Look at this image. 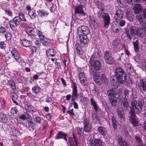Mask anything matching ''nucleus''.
<instances>
[{
  "mask_svg": "<svg viewBox=\"0 0 146 146\" xmlns=\"http://www.w3.org/2000/svg\"><path fill=\"white\" fill-rule=\"evenodd\" d=\"M130 91L127 89L124 90L123 95L124 97L119 99V95L115 91V89H111L107 91V95L111 105L113 106H118L120 101L123 100H127L129 98V95Z\"/></svg>",
  "mask_w": 146,
  "mask_h": 146,
  "instance_id": "1",
  "label": "nucleus"
},
{
  "mask_svg": "<svg viewBox=\"0 0 146 146\" xmlns=\"http://www.w3.org/2000/svg\"><path fill=\"white\" fill-rule=\"evenodd\" d=\"M131 104L132 109L131 108L129 112L130 115L129 117L131 123L135 126L137 125L138 124L135 119V113L139 114L141 112L142 110L143 103L142 100L137 101L135 100H133L131 101Z\"/></svg>",
  "mask_w": 146,
  "mask_h": 146,
  "instance_id": "2",
  "label": "nucleus"
},
{
  "mask_svg": "<svg viewBox=\"0 0 146 146\" xmlns=\"http://www.w3.org/2000/svg\"><path fill=\"white\" fill-rule=\"evenodd\" d=\"M90 33L88 27L85 26H82L78 29V34L79 36L80 45L83 47L86 46L88 41L87 35Z\"/></svg>",
  "mask_w": 146,
  "mask_h": 146,
  "instance_id": "3",
  "label": "nucleus"
},
{
  "mask_svg": "<svg viewBox=\"0 0 146 146\" xmlns=\"http://www.w3.org/2000/svg\"><path fill=\"white\" fill-rule=\"evenodd\" d=\"M90 72L93 74L99 71L101 68L100 62L96 58V54H92L89 60Z\"/></svg>",
  "mask_w": 146,
  "mask_h": 146,
  "instance_id": "4",
  "label": "nucleus"
},
{
  "mask_svg": "<svg viewBox=\"0 0 146 146\" xmlns=\"http://www.w3.org/2000/svg\"><path fill=\"white\" fill-rule=\"evenodd\" d=\"M115 74L118 82L122 84L125 83L127 80V75L123 69L119 67H116Z\"/></svg>",
  "mask_w": 146,
  "mask_h": 146,
  "instance_id": "5",
  "label": "nucleus"
},
{
  "mask_svg": "<svg viewBox=\"0 0 146 146\" xmlns=\"http://www.w3.org/2000/svg\"><path fill=\"white\" fill-rule=\"evenodd\" d=\"M93 78L95 82L98 85H100L101 82L106 83L107 81L105 74L103 73H96L94 74Z\"/></svg>",
  "mask_w": 146,
  "mask_h": 146,
  "instance_id": "6",
  "label": "nucleus"
},
{
  "mask_svg": "<svg viewBox=\"0 0 146 146\" xmlns=\"http://www.w3.org/2000/svg\"><path fill=\"white\" fill-rule=\"evenodd\" d=\"M104 56L106 62L109 64H113L114 63L115 60L112 56L111 52L106 51L104 52Z\"/></svg>",
  "mask_w": 146,
  "mask_h": 146,
  "instance_id": "7",
  "label": "nucleus"
},
{
  "mask_svg": "<svg viewBox=\"0 0 146 146\" xmlns=\"http://www.w3.org/2000/svg\"><path fill=\"white\" fill-rule=\"evenodd\" d=\"M115 9L116 13L114 17L116 22H118V21H119L122 18L123 12L121 9L118 8L117 7H116Z\"/></svg>",
  "mask_w": 146,
  "mask_h": 146,
  "instance_id": "8",
  "label": "nucleus"
},
{
  "mask_svg": "<svg viewBox=\"0 0 146 146\" xmlns=\"http://www.w3.org/2000/svg\"><path fill=\"white\" fill-rule=\"evenodd\" d=\"M89 144L90 146H102V143L100 139H96L94 140H90Z\"/></svg>",
  "mask_w": 146,
  "mask_h": 146,
  "instance_id": "9",
  "label": "nucleus"
},
{
  "mask_svg": "<svg viewBox=\"0 0 146 146\" xmlns=\"http://www.w3.org/2000/svg\"><path fill=\"white\" fill-rule=\"evenodd\" d=\"M26 9L29 11L28 14L30 17L33 19H35L36 16L35 10L33 9H31V7L29 6L26 7Z\"/></svg>",
  "mask_w": 146,
  "mask_h": 146,
  "instance_id": "10",
  "label": "nucleus"
},
{
  "mask_svg": "<svg viewBox=\"0 0 146 146\" xmlns=\"http://www.w3.org/2000/svg\"><path fill=\"white\" fill-rule=\"evenodd\" d=\"M83 6L82 5L77 6L75 8V13L80 16L85 15L86 13L84 12L82 9Z\"/></svg>",
  "mask_w": 146,
  "mask_h": 146,
  "instance_id": "11",
  "label": "nucleus"
},
{
  "mask_svg": "<svg viewBox=\"0 0 146 146\" xmlns=\"http://www.w3.org/2000/svg\"><path fill=\"white\" fill-rule=\"evenodd\" d=\"M104 20V26H106L109 25L110 23V17L108 13H105L102 15Z\"/></svg>",
  "mask_w": 146,
  "mask_h": 146,
  "instance_id": "12",
  "label": "nucleus"
},
{
  "mask_svg": "<svg viewBox=\"0 0 146 146\" xmlns=\"http://www.w3.org/2000/svg\"><path fill=\"white\" fill-rule=\"evenodd\" d=\"M138 88L141 90L145 91L146 90V82L142 80H140L137 84Z\"/></svg>",
  "mask_w": 146,
  "mask_h": 146,
  "instance_id": "13",
  "label": "nucleus"
},
{
  "mask_svg": "<svg viewBox=\"0 0 146 146\" xmlns=\"http://www.w3.org/2000/svg\"><path fill=\"white\" fill-rule=\"evenodd\" d=\"M122 100V101L121 103V108H120L121 111L125 112L129 108L128 103L127 100Z\"/></svg>",
  "mask_w": 146,
  "mask_h": 146,
  "instance_id": "14",
  "label": "nucleus"
},
{
  "mask_svg": "<svg viewBox=\"0 0 146 146\" xmlns=\"http://www.w3.org/2000/svg\"><path fill=\"white\" fill-rule=\"evenodd\" d=\"M37 34L40 39V42L43 45H45L44 43L47 42V38L40 31H38Z\"/></svg>",
  "mask_w": 146,
  "mask_h": 146,
  "instance_id": "15",
  "label": "nucleus"
},
{
  "mask_svg": "<svg viewBox=\"0 0 146 146\" xmlns=\"http://www.w3.org/2000/svg\"><path fill=\"white\" fill-rule=\"evenodd\" d=\"M129 31L128 30L126 29L125 32L122 34L121 38L123 40L125 41L126 40H128L129 39L130 40L131 39L132 37L130 35Z\"/></svg>",
  "mask_w": 146,
  "mask_h": 146,
  "instance_id": "16",
  "label": "nucleus"
},
{
  "mask_svg": "<svg viewBox=\"0 0 146 146\" xmlns=\"http://www.w3.org/2000/svg\"><path fill=\"white\" fill-rule=\"evenodd\" d=\"M8 129H6L5 130L6 131V133H10V134H12L13 135H15L18 132L17 130L15 127H10L9 126L7 127Z\"/></svg>",
  "mask_w": 146,
  "mask_h": 146,
  "instance_id": "17",
  "label": "nucleus"
},
{
  "mask_svg": "<svg viewBox=\"0 0 146 146\" xmlns=\"http://www.w3.org/2000/svg\"><path fill=\"white\" fill-rule=\"evenodd\" d=\"M134 51L136 52H138L139 51L140 46V43L138 39L133 41V42Z\"/></svg>",
  "mask_w": 146,
  "mask_h": 146,
  "instance_id": "18",
  "label": "nucleus"
},
{
  "mask_svg": "<svg viewBox=\"0 0 146 146\" xmlns=\"http://www.w3.org/2000/svg\"><path fill=\"white\" fill-rule=\"evenodd\" d=\"M124 112L121 111V110L120 108H119L117 111V116L121 122H123L125 120L124 115L123 114V112Z\"/></svg>",
  "mask_w": 146,
  "mask_h": 146,
  "instance_id": "19",
  "label": "nucleus"
},
{
  "mask_svg": "<svg viewBox=\"0 0 146 146\" xmlns=\"http://www.w3.org/2000/svg\"><path fill=\"white\" fill-rule=\"evenodd\" d=\"M144 30L142 28L140 27L137 29L135 35L140 38H142L144 35Z\"/></svg>",
  "mask_w": 146,
  "mask_h": 146,
  "instance_id": "20",
  "label": "nucleus"
},
{
  "mask_svg": "<svg viewBox=\"0 0 146 146\" xmlns=\"http://www.w3.org/2000/svg\"><path fill=\"white\" fill-rule=\"evenodd\" d=\"M89 23L92 28H96L97 27V23L96 22L95 19L92 16H89Z\"/></svg>",
  "mask_w": 146,
  "mask_h": 146,
  "instance_id": "21",
  "label": "nucleus"
},
{
  "mask_svg": "<svg viewBox=\"0 0 146 146\" xmlns=\"http://www.w3.org/2000/svg\"><path fill=\"white\" fill-rule=\"evenodd\" d=\"M73 137L74 139V141L73 143L71 142L72 139V137H69V143H70V146H78L77 143L78 139L75 136L74 133H73Z\"/></svg>",
  "mask_w": 146,
  "mask_h": 146,
  "instance_id": "22",
  "label": "nucleus"
},
{
  "mask_svg": "<svg viewBox=\"0 0 146 146\" xmlns=\"http://www.w3.org/2000/svg\"><path fill=\"white\" fill-rule=\"evenodd\" d=\"M26 32L31 36V37L32 39L35 38V36L34 34V31L33 28L29 27L26 30Z\"/></svg>",
  "mask_w": 146,
  "mask_h": 146,
  "instance_id": "23",
  "label": "nucleus"
},
{
  "mask_svg": "<svg viewBox=\"0 0 146 146\" xmlns=\"http://www.w3.org/2000/svg\"><path fill=\"white\" fill-rule=\"evenodd\" d=\"M11 53L15 59L18 60L19 57V55L17 50L15 48H12L10 49Z\"/></svg>",
  "mask_w": 146,
  "mask_h": 146,
  "instance_id": "24",
  "label": "nucleus"
},
{
  "mask_svg": "<svg viewBox=\"0 0 146 146\" xmlns=\"http://www.w3.org/2000/svg\"><path fill=\"white\" fill-rule=\"evenodd\" d=\"M97 130L100 134L102 135H106L107 133L106 129L102 126H99L98 127Z\"/></svg>",
  "mask_w": 146,
  "mask_h": 146,
  "instance_id": "25",
  "label": "nucleus"
},
{
  "mask_svg": "<svg viewBox=\"0 0 146 146\" xmlns=\"http://www.w3.org/2000/svg\"><path fill=\"white\" fill-rule=\"evenodd\" d=\"M133 10L136 14L139 13L142 10V7L141 5L138 4H135L134 5Z\"/></svg>",
  "mask_w": 146,
  "mask_h": 146,
  "instance_id": "26",
  "label": "nucleus"
},
{
  "mask_svg": "<svg viewBox=\"0 0 146 146\" xmlns=\"http://www.w3.org/2000/svg\"><path fill=\"white\" fill-rule=\"evenodd\" d=\"M110 117L113 128L114 129H115L117 128V124L116 117L113 115H111Z\"/></svg>",
  "mask_w": 146,
  "mask_h": 146,
  "instance_id": "27",
  "label": "nucleus"
},
{
  "mask_svg": "<svg viewBox=\"0 0 146 146\" xmlns=\"http://www.w3.org/2000/svg\"><path fill=\"white\" fill-rule=\"evenodd\" d=\"M125 66L126 68V70L128 73L130 74L133 73L134 70L131 64L126 63L125 64Z\"/></svg>",
  "mask_w": 146,
  "mask_h": 146,
  "instance_id": "28",
  "label": "nucleus"
},
{
  "mask_svg": "<svg viewBox=\"0 0 146 146\" xmlns=\"http://www.w3.org/2000/svg\"><path fill=\"white\" fill-rule=\"evenodd\" d=\"M78 94L77 87L75 82L73 83V87L72 90V97L78 98Z\"/></svg>",
  "mask_w": 146,
  "mask_h": 146,
  "instance_id": "29",
  "label": "nucleus"
},
{
  "mask_svg": "<svg viewBox=\"0 0 146 146\" xmlns=\"http://www.w3.org/2000/svg\"><path fill=\"white\" fill-rule=\"evenodd\" d=\"M20 42L24 46L26 47L30 46L31 44V41L24 39L21 40Z\"/></svg>",
  "mask_w": 146,
  "mask_h": 146,
  "instance_id": "30",
  "label": "nucleus"
},
{
  "mask_svg": "<svg viewBox=\"0 0 146 146\" xmlns=\"http://www.w3.org/2000/svg\"><path fill=\"white\" fill-rule=\"evenodd\" d=\"M7 117L5 114L3 113H0V121L1 123H6L7 121Z\"/></svg>",
  "mask_w": 146,
  "mask_h": 146,
  "instance_id": "31",
  "label": "nucleus"
},
{
  "mask_svg": "<svg viewBox=\"0 0 146 146\" xmlns=\"http://www.w3.org/2000/svg\"><path fill=\"white\" fill-rule=\"evenodd\" d=\"M46 52L47 55L49 56H50L52 57L55 56L56 53L55 50L53 49H49L46 51Z\"/></svg>",
  "mask_w": 146,
  "mask_h": 146,
  "instance_id": "32",
  "label": "nucleus"
},
{
  "mask_svg": "<svg viewBox=\"0 0 146 146\" xmlns=\"http://www.w3.org/2000/svg\"><path fill=\"white\" fill-rule=\"evenodd\" d=\"M9 24L11 30L13 31H15L17 29V24L12 20H11L9 22Z\"/></svg>",
  "mask_w": 146,
  "mask_h": 146,
  "instance_id": "33",
  "label": "nucleus"
},
{
  "mask_svg": "<svg viewBox=\"0 0 146 146\" xmlns=\"http://www.w3.org/2000/svg\"><path fill=\"white\" fill-rule=\"evenodd\" d=\"M136 18L140 24L141 25L144 21L145 17L142 14L137 15L136 16Z\"/></svg>",
  "mask_w": 146,
  "mask_h": 146,
  "instance_id": "34",
  "label": "nucleus"
},
{
  "mask_svg": "<svg viewBox=\"0 0 146 146\" xmlns=\"http://www.w3.org/2000/svg\"><path fill=\"white\" fill-rule=\"evenodd\" d=\"M75 48L76 50L77 53L80 55H82L83 54V52L79 44L77 43L75 45Z\"/></svg>",
  "mask_w": 146,
  "mask_h": 146,
  "instance_id": "35",
  "label": "nucleus"
},
{
  "mask_svg": "<svg viewBox=\"0 0 146 146\" xmlns=\"http://www.w3.org/2000/svg\"><path fill=\"white\" fill-rule=\"evenodd\" d=\"M66 133H63L62 131H59L57 134L56 139H63L65 136L66 135Z\"/></svg>",
  "mask_w": 146,
  "mask_h": 146,
  "instance_id": "36",
  "label": "nucleus"
},
{
  "mask_svg": "<svg viewBox=\"0 0 146 146\" xmlns=\"http://www.w3.org/2000/svg\"><path fill=\"white\" fill-rule=\"evenodd\" d=\"M38 15L41 17L46 16L48 13L43 10H39L37 11Z\"/></svg>",
  "mask_w": 146,
  "mask_h": 146,
  "instance_id": "37",
  "label": "nucleus"
},
{
  "mask_svg": "<svg viewBox=\"0 0 146 146\" xmlns=\"http://www.w3.org/2000/svg\"><path fill=\"white\" fill-rule=\"evenodd\" d=\"M24 108L27 111L29 112H31V111H33L34 110V107L31 105L29 106L28 105L25 104Z\"/></svg>",
  "mask_w": 146,
  "mask_h": 146,
  "instance_id": "38",
  "label": "nucleus"
},
{
  "mask_svg": "<svg viewBox=\"0 0 146 146\" xmlns=\"http://www.w3.org/2000/svg\"><path fill=\"white\" fill-rule=\"evenodd\" d=\"M32 91L34 93H38L40 91V88L38 86H34L32 88Z\"/></svg>",
  "mask_w": 146,
  "mask_h": 146,
  "instance_id": "39",
  "label": "nucleus"
},
{
  "mask_svg": "<svg viewBox=\"0 0 146 146\" xmlns=\"http://www.w3.org/2000/svg\"><path fill=\"white\" fill-rule=\"evenodd\" d=\"M19 16L18 17L20 19V21H21L24 22H26V20L25 15L22 13L19 12Z\"/></svg>",
  "mask_w": 146,
  "mask_h": 146,
  "instance_id": "40",
  "label": "nucleus"
},
{
  "mask_svg": "<svg viewBox=\"0 0 146 146\" xmlns=\"http://www.w3.org/2000/svg\"><path fill=\"white\" fill-rule=\"evenodd\" d=\"M90 101L91 102V105H92L94 107L95 110L97 111L98 109V107L97 105L96 102L92 98H91L90 99Z\"/></svg>",
  "mask_w": 146,
  "mask_h": 146,
  "instance_id": "41",
  "label": "nucleus"
},
{
  "mask_svg": "<svg viewBox=\"0 0 146 146\" xmlns=\"http://www.w3.org/2000/svg\"><path fill=\"white\" fill-rule=\"evenodd\" d=\"M81 84L84 86H86L88 84V82L86 77L79 79Z\"/></svg>",
  "mask_w": 146,
  "mask_h": 146,
  "instance_id": "42",
  "label": "nucleus"
},
{
  "mask_svg": "<svg viewBox=\"0 0 146 146\" xmlns=\"http://www.w3.org/2000/svg\"><path fill=\"white\" fill-rule=\"evenodd\" d=\"M126 17L127 19L130 21H133V19L134 18L133 15L130 13H127Z\"/></svg>",
  "mask_w": 146,
  "mask_h": 146,
  "instance_id": "43",
  "label": "nucleus"
},
{
  "mask_svg": "<svg viewBox=\"0 0 146 146\" xmlns=\"http://www.w3.org/2000/svg\"><path fill=\"white\" fill-rule=\"evenodd\" d=\"M35 124L32 121H29L28 122V128L29 129H34L35 128Z\"/></svg>",
  "mask_w": 146,
  "mask_h": 146,
  "instance_id": "44",
  "label": "nucleus"
},
{
  "mask_svg": "<svg viewBox=\"0 0 146 146\" xmlns=\"http://www.w3.org/2000/svg\"><path fill=\"white\" fill-rule=\"evenodd\" d=\"M112 44L113 46L114 47L117 46L119 44L121 46H122L120 43L119 40L118 39H116L114 40L112 42Z\"/></svg>",
  "mask_w": 146,
  "mask_h": 146,
  "instance_id": "45",
  "label": "nucleus"
},
{
  "mask_svg": "<svg viewBox=\"0 0 146 146\" xmlns=\"http://www.w3.org/2000/svg\"><path fill=\"white\" fill-rule=\"evenodd\" d=\"M8 84L11 87L13 91L15 90L16 89V87L15 86V83L12 80H9Z\"/></svg>",
  "mask_w": 146,
  "mask_h": 146,
  "instance_id": "46",
  "label": "nucleus"
},
{
  "mask_svg": "<svg viewBox=\"0 0 146 146\" xmlns=\"http://www.w3.org/2000/svg\"><path fill=\"white\" fill-rule=\"evenodd\" d=\"M136 29H136V27L133 26H131L130 29L131 34L132 35H135Z\"/></svg>",
  "mask_w": 146,
  "mask_h": 146,
  "instance_id": "47",
  "label": "nucleus"
},
{
  "mask_svg": "<svg viewBox=\"0 0 146 146\" xmlns=\"http://www.w3.org/2000/svg\"><path fill=\"white\" fill-rule=\"evenodd\" d=\"M92 117L93 118V121L95 123L99 122L100 118L95 114H92Z\"/></svg>",
  "mask_w": 146,
  "mask_h": 146,
  "instance_id": "48",
  "label": "nucleus"
},
{
  "mask_svg": "<svg viewBox=\"0 0 146 146\" xmlns=\"http://www.w3.org/2000/svg\"><path fill=\"white\" fill-rule=\"evenodd\" d=\"M33 120L35 123H38L40 124L41 122V119L40 117L38 116H36L33 118Z\"/></svg>",
  "mask_w": 146,
  "mask_h": 146,
  "instance_id": "49",
  "label": "nucleus"
},
{
  "mask_svg": "<svg viewBox=\"0 0 146 146\" xmlns=\"http://www.w3.org/2000/svg\"><path fill=\"white\" fill-rule=\"evenodd\" d=\"M135 137L136 140V141L137 143H138L139 144L143 143V142L141 140V138L139 135H136L135 136Z\"/></svg>",
  "mask_w": 146,
  "mask_h": 146,
  "instance_id": "50",
  "label": "nucleus"
},
{
  "mask_svg": "<svg viewBox=\"0 0 146 146\" xmlns=\"http://www.w3.org/2000/svg\"><path fill=\"white\" fill-rule=\"evenodd\" d=\"M91 128V125H84V130L86 132H89Z\"/></svg>",
  "mask_w": 146,
  "mask_h": 146,
  "instance_id": "51",
  "label": "nucleus"
},
{
  "mask_svg": "<svg viewBox=\"0 0 146 146\" xmlns=\"http://www.w3.org/2000/svg\"><path fill=\"white\" fill-rule=\"evenodd\" d=\"M12 20L15 22L18 25L20 24L21 21L18 16L15 17Z\"/></svg>",
  "mask_w": 146,
  "mask_h": 146,
  "instance_id": "52",
  "label": "nucleus"
},
{
  "mask_svg": "<svg viewBox=\"0 0 146 146\" xmlns=\"http://www.w3.org/2000/svg\"><path fill=\"white\" fill-rule=\"evenodd\" d=\"M5 36L6 40H10L12 37L11 34L9 32H6Z\"/></svg>",
  "mask_w": 146,
  "mask_h": 146,
  "instance_id": "53",
  "label": "nucleus"
},
{
  "mask_svg": "<svg viewBox=\"0 0 146 146\" xmlns=\"http://www.w3.org/2000/svg\"><path fill=\"white\" fill-rule=\"evenodd\" d=\"M6 13L8 15L11 16L12 15V13L10 10L9 9H6L5 10Z\"/></svg>",
  "mask_w": 146,
  "mask_h": 146,
  "instance_id": "54",
  "label": "nucleus"
},
{
  "mask_svg": "<svg viewBox=\"0 0 146 146\" xmlns=\"http://www.w3.org/2000/svg\"><path fill=\"white\" fill-rule=\"evenodd\" d=\"M90 120L89 119L86 118H84V125H90L89 123Z\"/></svg>",
  "mask_w": 146,
  "mask_h": 146,
  "instance_id": "55",
  "label": "nucleus"
},
{
  "mask_svg": "<svg viewBox=\"0 0 146 146\" xmlns=\"http://www.w3.org/2000/svg\"><path fill=\"white\" fill-rule=\"evenodd\" d=\"M12 100L13 101V102L15 103L16 105H18V103L16 101L17 100V95H15V96L12 97Z\"/></svg>",
  "mask_w": 146,
  "mask_h": 146,
  "instance_id": "56",
  "label": "nucleus"
},
{
  "mask_svg": "<svg viewBox=\"0 0 146 146\" xmlns=\"http://www.w3.org/2000/svg\"><path fill=\"white\" fill-rule=\"evenodd\" d=\"M18 110L16 107H12L11 110V112L13 113H16L18 112Z\"/></svg>",
  "mask_w": 146,
  "mask_h": 146,
  "instance_id": "57",
  "label": "nucleus"
},
{
  "mask_svg": "<svg viewBox=\"0 0 146 146\" xmlns=\"http://www.w3.org/2000/svg\"><path fill=\"white\" fill-rule=\"evenodd\" d=\"M6 31L5 28L2 26H0V33H4L6 32Z\"/></svg>",
  "mask_w": 146,
  "mask_h": 146,
  "instance_id": "58",
  "label": "nucleus"
},
{
  "mask_svg": "<svg viewBox=\"0 0 146 146\" xmlns=\"http://www.w3.org/2000/svg\"><path fill=\"white\" fill-rule=\"evenodd\" d=\"M19 118L23 120H25L26 119V113L22 114L19 116Z\"/></svg>",
  "mask_w": 146,
  "mask_h": 146,
  "instance_id": "59",
  "label": "nucleus"
},
{
  "mask_svg": "<svg viewBox=\"0 0 146 146\" xmlns=\"http://www.w3.org/2000/svg\"><path fill=\"white\" fill-rule=\"evenodd\" d=\"M26 119L28 121V122L29 121H31L32 118L29 115V113H26Z\"/></svg>",
  "mask_w": 146,
  "mask_h": 146,
  "instance_id": "60",
  "label": "nucleus"
},
{
  "mask_svg": "<svg viewBox=\"0 0 146 146\" xmlns=\"http://www.w3.org/2000/svg\"><path fill=\"white\" fill-rule=\"evenodd\" d=\"M121 47L122 48H124L125 53L127 55H129V52L128 50L126 49L125 47L123 44L122 45Z\"/></svg>",
  "mask_w": 146,
  "mask_h": 146,
  "instance_id": "61",
  "label": "nucleus"
},
{
  "mask_svg": "<svg viewBox=\"0 0 146 146\" xmlns=\"http://www.w3.org/2000/svg\"><path fill=\"white\" fill-rule=\"evenodd\" d=\"M79 79L85 77L84 73L82 72L80 73L79 74Z\"/></svg>",
  "mask_w": 146,
  "mask_h": 146,
  "instance_id": "62",
  "label": "nucleus"
},
{
  "mask_svg": "<svg viewBox=\"0 0 146 146\" xmlns=\"http://www.w3.org/2000/svg\"><path fill=\"white\" fill-rule=\"evenodd\" d=\"M142 99L143 101L144 106L146 107V97L144 96L142 97Z\"/></svg>",
  "mask_w": 146,
  "mask_h": 146,
  "instance_id": "63",
  "label": "nucleus"
},
{
  "mask_svg": "<svg viewBox=\"0 0 146 146\" xmlns=\"http://www.w3.org/2000/svg\"><path fill=\"white\" fill-rule=\"evenodd\" d=\"M143 67L144 68L146 73V60L143 61L142 62Z\"/></svg>",
  "mask_w": 146,
  "mask_h": 146,
  "instance_id": "64",
  "label": "nucleus"
}]
</instances>
